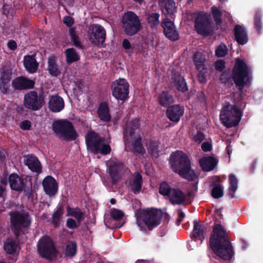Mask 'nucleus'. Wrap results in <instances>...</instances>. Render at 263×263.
Wrapping results in <instances>:
<instances>
[{
  "label": "nucleus",
  "mask_w": 263,
  "mask_h": 263,
  "mask_svg": "<svg viewBox=\"0 0 263 263\" xmlns=\"http://www.w3.org/2000/svg\"><path fill=\"white\" fill-rule=\"evenodd\" d=\"M12 86L14 90H23L34 88L35 81L24 76L15 78L12 81Z\"/></svg>",
  "instance_id": "19"
},
{
  "label": "nucleus",
  "mask_w": 263,
  "mask_h": 263,
  "mask_svg": "<svg viewBox=\"0 0 263 263\" xmlns=\"http://www.w3.org/2000/svg\"><path fill=\"white\" fill-rule=\"evenodd\" d=\"M159 193L168 198L173 204H181L185 200L184 193L180 189L172 188L166 182L160 183L159 187Z\"/></svg>",
  "instance_id": "11"
},
{
  "label": "nucleus",
  "mask_w": 263,
  "mask_h": 263,
  "mask_svg": "<svg viewBox=\"0 0 263 263\" xmlns=\"http://www.w3.org/2000/svg\"><path fill=\"white\" fill-rule=\"evenodd\" d=\"M193 62L197 70L206 68L205 59L202 53L197 51L194 54Z\"/></svg>",
  "instance_id": "37"
},
{
  "label": "nucleus",
  "mask_w": 263,
  "mask_h": 263,
  "mask_svg": "<svg viewBox=\"0 0 263 263\" xmlns=\"http://www.w3.org/2000/svg\"><path fill=\"white\" fill-rule=\"evenodd\" d=\"M6 160V156L3 151L0 149V162L3 163Z\"/></svg>",
  "instance_id": "64"
},
{
  "label": "nucleus",
  "mask_w": 263,
  "mask_h": 263,
  "mask_svg": "<svg viewBox=\"0 0 263 263\" xmlns=\"http://www.w3.org/2000/svg\"><path fill=\"white\" fill-rule=\"evenodd\" d=\"M24 163L33 172L40 174L42 172V165L37 157L33 154L28 155L24 159Z\"/></svg>",
  "instance_id": "24"
},
{
  "label": "nucleus",
  "mask_w": 263,
  "mask_h": 263,
  "mask_svg": "<svg viewBox=\"0 0 263 263\" xmlns=\"http://www.w3.org/2000/svg\"><path fill=\"white\" fill-rule=\"evenodd\" d=\"M47 70L52 77H57L61 74L59 67L57 63L55 56L49 57L47 62Z\"/></svg>",
  "instance_id": "32"
},
{
  "label": "nucleus",
  "mask_w": 263,
  "mask_h": 263,
  "mask_svg": "<svg viewBox=\"0 0 263 263\" xmlns=\"http://www.w3.org/2000/svg\"><path fill=\"white\" fill-rule=\"evenodd\" d=\"M142 184V177L139 172H137L136 173L134 178L128 181L127 187L131 192L137 195L141 192Z\"/></svg>",
  "instance_id": "25"
},
{
  "label": "nucleus",
  "mask_w": 263,
  "mask_h": 263,
  "mask_svg": "<svg viewBox=\"0 0 263 263\" xmlns=\"http://www.w3.org/2000/svg\"><path fill=\"white\" fill-rule=\"evenodd\" d=\"M218 160L212 156H207L201 158L199 165L204 171L210 172L213 170L217 165Z\"/></svg>",
  "instance_id": "26"
},
{
  "label": "nucleus",
  "mask_w": 263,
  "mask_h": 263,
  "mask_svg": "<svg viewBox=\"0 0 263 263\" xmlns=\"http://www.w3.org/2000/svg\"><path fill=\"white\" fill-rule=\"evenodd\" d=\"M165 37L172 41H176L179 39V34L173 22L169 18H165L161 23Z\"/></svg>",
  "instance_id": "17"
},
{
  "label": "nucleus",
  "mask_w": 263,
  "mask_h": 263,
  "mask_svg": "<svg viewBox=\"0 0 263 263\" xmlns=\"http://www.w3.org/2000/svg\"><path fill=\"white\" fill-rule=\"evenodd\" d=\"M227 47L223 43L220 44L215 50L216 55L219 58L224 57L227 54Z\"/></svg>",
  "instance_id": "48"
},
{
  "label": "nucleus",
  "mask_w": 263,
  "mask_h": 263,
  "mask_svg": "<svg viewBox=\"0 0 263 263\" xmlns=\"http://www.w3.org/2000/svg\"><path fill=\"white\" fill-rule=\"evenodd\" d=\"M191 238L195 240H199L202 242L205 238L204 226L200 222L194 221V227L192 233Z\"/></svg>",
  "instance_id": "33"
},
{
  "label": "nucleus",
  "mask_w": 263,
  "mask_h": 263,
  "mask_svg": "<svg viewBox=\"0 0 263 263\" xmlns=\"http://www.w3.org/2000/svg\"><path fill=\"white\" fill-rule=\"evenodd\" d=\"M23 103L26 108L37 111L44 105V97L42 95H39L36 91H30L24 95Z\"/></svg>",
  "instance_id": "16"
},
{
  "label": "nucleus",
  "mask_w": 263,
  "mask_h": 263,
  "mask_svg": "<svg viewBox=\"0 0 263 263\" xmlns=\"http://www.w3.org/2000/svg\"><path fill=\"white\" fill-rule=\"evenodd\" d=\"M37 251L39 256L48 260L57 258L59 251L53 240L48 235L43 236L37 243Z\"/></svg>",
  "instance_id": "6"
},
{
  "label": "nucleus",
  "mask_w": 263,
  "mask_h": 263,
  "mask_svg": "<svg viewBox=\"0 0 263 263\" xmlns=\"http://www.w3.org/2000/svg\"><path fill=\"white\" fill-rule=\"evenodd\" d=\"M7 47L11 50H15L17 48V43L16 41L13 40H10L7 43Z\"/></svg>",
  "instance_id": "59"
},
{
  "label": "nucleus",
  "mask_w": 263,
  "mask_h": 263,
  "mask_svg": "<svg viewBox=\"0 0 263 263\" xmlns=\"http://www.w3.org/2000/svg\"><path fill=\"white\" fill-rule=\"evenodd\" d=\"M29 184L27 183V177L20 176L17 173H13L8 176V182L10 189L16 192H24L28 198L32 195V182L29 179Z\"/></svg>",
  "instance_id": "8"
},
{
  "label": "nucleus",
  "mask_w": 263,
  "mask_h": 263,
  "mask_svg": "<svg viewBox=\"0 0 263 263\" xmlns=\"http://www.w3.org/2000/svg\"><path fill=\"white\" fill-rule=\"evenodd\" d=\"M110 216L115 220H120L124 216V213L118 209H113L110 212Z\"/></svg>",
  "instance_id": "50"
},
{
  "label": "nucleus",
  "mask_w": 263,
  "mask_h": 263,
  "mask_svg": "<svg viewBox=\"0 0 263 263\" xmlns=\"http://www.w3.org/2000/svg\"><path fill=\"white\" fill-rule=\"evenodd\" d=\"M97 114L101 121L109 122L111 120V116L109 114V109L108 104L106 102H101L97 109Z\"/></svg>",
  "instance_id": "31"
},
{
  "label": "nucleus",
  "mask_w": 263,
  "mask_h": 263,
  "mask_svg": "<svg viewBox=\"0 0 263 263\" xmlns=\"http://www.w3.org/2000/svg\"><path fill=\"white\" fill-rule=\"evenodd\" d=\"M209 245L213 252L224 260H231L234 254L228 234L221 224L214 225Z\"/></svg>",
  "instance_id": "2"
},
{
  "label": "nucleus",
  "mask_w": 263,
  "mask_h": 263,
  "mask_svg": "<svg viewBox=\"0 0 263 263\" xmlns=\"http://www.w3.org/2000/svg\"><path fill=\"white\" fill-rule=\"evenodd\" d=\"M194 28L197 34L205 37L212 35L215 28L210 17L202 12L197 14L194 21Z\"/></svg>",
  "instance_id": "10"
},
{
  "label": "nucleus",
  "mask_w": 263,
  "mask_h": 263,
  "mask_svg": "<svg viewBox=\"0 0 263 263\" xmlns=\"http://www.w3.org/2000/svg\"><path fill=\"white\" fill-rule=\"evenodd\" d=\"M184 114L183 107L179 105H174L169 107L166 111L167 117L171 121L178 122Z\"/></svg>",
  "instance_id": "20"
},
{
  "label": "nucleus",
  "mask_w": 263,
  "mask_h": 263,
  "mask_svg": "<svg viewBox=\"0 0 263 263\" xmlns=\"http://www.w3.org/2000/svg\"><path fill=\"white\" fill-rule=\"evenodd\" d=\"M77 250V246L76 242L72 241H69L65 248V255L72 258L76 254Z\"/></svg>",
  "instance_id": "43"
},
{
  "label": "nucleus",
  "mask_w": 263,
  "mask_h": 263,
  "mask_svg": "<svg viewBox=\"0 0 263 263\" xmlns=\"http://www.w3.org/2000/svg\"><path fill=\"white\" fill-rule=\"evenodd\" d=\"M178 218L177 219L176 224L179 226L185 217V214L181 209H179L178 211Z\"/></svg>",
  "instance_id": "58"
},
{
  "label": "nucleus",
  "mask_w": 263,
  "mask_h": 263,
  "mask_svg": "<svg viewBox=\"0 0 263 263\" xmlns=\"http://www.w3.org/2000/svg\"><path fill=\"white\" fill-rule=\"evenodd\" d=\"M159 145L157 142L152 141L149 142L148 149L152 153H156L158 151Z\"/></svg>",
  "instance_id": "57"
},
{
  "label": "nucleus",
  "mask_w": 263,
  "mask_h": 263,
  "mask_svg": "<svg viewBox=\"0 0 263 263\" xmlns=\"http://www.w3.org/2000/svg\"><path fill=\"white\" fill-rule=\"evenodd\" d=\"M65 106L63 99L58 95H52L50 97L48 107L53 112H59L62 111Z\"/></svg>",
  "instance_id": "22"
},
{
  "label": "nucleus",
  "mask_w": 263,
  "mask_h": 263,
  "mask_svg": "<svg viewBox=\"0 0 263 263\" xmlns=\"http://www.w3.org/2000/svg\"><path fill=\"white\" fill-rule=\"evenodd\" d=\"M169 163L172 171L182 178L189 181H194L198 178L195 170L192 168L189 157L182 151L173 152L170 157Z\"/></svg>",
  "instance_id": "3"
},
{
  "label": "nucleus",
  "mask_w": 263,
  "mask_h": 263,
  "mask_svg": "<svg viewBox=\"0 0 263 263\" xmlns=\"http://www.w3.org/2000/svg\"><path fill=\"white\" fill-rule=\"evenodd\" d=\"M254 24L255 27L258 33L261 32L262 25H261V14L259 10H257L255 12Z\"/></svg>",
  "instance_id": "45"
},
{
  "label": "nucleus",
  "mask_w": 263,
  "mask_h": 263,
  "mask_svg": "<svg viewBox=\"0 0 263 263\" xmlns=\"http://www.w3.org/2000/svg\"><path fill=\"white\" fill-rule=\"evenodd\" d=\"M10 216L11 230L15 236L18 238L23 233L22 229L28 228L31 221L28 215L18 212L10 213Z\"/></svg>",
  "instance_id": "12"
},
{
  "label": "nucleus",
  "mask_w": 263,
  "mask_h": 263,
  "mask_svg": "<svg viewBox=\"0 0 263 263\" xmlns=\"http://www.w3.org/2000/svg\"><path fill=\"white\" fill-rule=\"evenodd\" d=\"M213 187L212 189L211 194L214 198L218 199L223 196V187L220 184H216L213 182Z\"/></svg>",
  "instance_id": "44"
},
{
  "label": "nucleus",
  "mask_w": 263,
  "mask_h": 263,
  "mask_svg": "<svg viewBox=\"0 0 263 263\" xmlns=\"http://www.w3.org/2000/svg\"><path fill=\"white\" fill-rule=\"evenodd\" d=\"M63 23L68 27H71L74 21L72 17L69 16H66L63 18Z\"/></svg>",
  "instance_id": "56"
},
{
  "label": "nucleus",
  "mask_w": 263,
  "mask_h": 263,
  "mask_svg": "<svg viewBox=\"0 0 263 263\" xmlns=\"http://www.w3.org/2000/svg\"><path fill=\"white\" fill-rule=\"evenodd\" d=\"M201 148L203 151L208 152L211 151L212 146L210 143L208 142H204L201 144Z\"/></svg>",
  "instance_id": "60"
},
{
  "label": "nucleus",
  "mask_w": 263,
  "mask_h": 263,
  "mask_svg": "<svg viewBox=\"0 0 263 263\" xmlns=\"http://www.w3.org/2000/svg\"><path fill=\"white\" fill-rule=\"evenodd\" d=\"M31 126V123L29 120H26L22 121L20 124V128L23 130H29Z\"/></svg>",
  "instance_id": "55"
},
{
  "label": "nucleus",
  "mask_w": 263,
  "mask_h": 263,
  "mask_svg": "<svg viewBox=\"0 0 263 263\" xmlns=\"http://www.w3.org/2000/svg\"><path fill=\"white\" fill-rule=\"evenodd\" d=\"M162 1L159 5L161 7L162 13L166 18H172L175 10V3L174 0H159Z\"/></svg>",
  "instance_id": "27"
},
{
  "label": "nucleus",
  "mask_w": 263,
  "mask_h": 263,
  "mask_svg": "<svg viewBox=\"0 0 263 263\" xmlns=\"http://www.w3.org/2000/svg\"><path fill=\"white\" fill-rule=\"evenodd\" d=\"M140 125V120L137 118L127 122L124 127V137L134 136L136 130L139 128Z\"/></svg>",
  "instance_id": "28"
},
{
  "label": "nucleus",
  "mask_w": 263,
  "mask_h": 263,
  "mask_svg": "<svg viewBox=\"0 0 263 263\" xmlns=\"http://www.w3.org/2000/svg\"><path fill=\"white\" fill-rule=\"evenodd\" d=\"M11 70L8 68H3L0 72V80L10 82L12 79Z\"/></svg>",
  "instance_id": "47"
},
{
  "label": "nucleus",
  "mask_w": 263,
  "mask_h": 263,
  "mask_svg": "<svg viewBox=\"0 0 263 263\" xmlns=\"http://www.w3.org/2000/svg\"><path fill=\"white\" fill-rule=\"evenodd\" d=\"M172 79L175 87L179 91L185 92L187 91V83L178 72L173 74Z\"/></svg>",
  "instance_id": "29"
},
{
  "label": "nucleus",
  "mask_w": 263,
  "mask_h": 263,
  "mask_svg": "<svg viewBox=\"0 0 263 263\" xmlns=\"http://www.w3.org/2000/svg\"><path fill=\"white\" fill-rule=\"evenodd\" d=\"M121 23L124 33L128 36L136 34L142 28L139 17L133 11L125 12L122 17Z\"/></svg>",
  "instance_id": "7"
},
{
  "label": "nucleus",
  "mask_w": 263,
  "mask_h": 263,
  "mask_svg": "<svg viewBox=\"0 0 263 263\" xmlns=\"http://www.w3.org/2000/svg\"><path fill=\"white\" fill-rule=\"evenodd\" d=\"M229 180L230 185L228 188V195L231 198H233L238 188V180L235 176L232 174L229 175Z\"/></svg>",
  "instance_id": "38"
},
{
  "label": "nucleus",
  "mask_w": 263,
  "mask_h": 263,
  "mask_svg": "<svg viewBox=\"0 0 263 263\" xmlns=\"http://www.w3.org/2000/svg\"><path fill=\"white\" fill-rule=\"evenodd\" d=\"M199 71L197 78L199 83H205L206 82V73L208 72L207 68H203L200 69V70H198Z\"/></svg>",
  "instance_id": "49"
},
{
  "label": "nucleus",
  "mask_w": 263,
  "mask_h": 263,
  "mask_svg": "<svg viewBox=\"0 0 263 263\" xmlns=\"http://www.w3.org/2000/svg\"><path fill=\"white\" fill-rule=\"evenodd\" d=\"M66 227L70 229H74L79 227L75 220L72 218H68L66 222Z\"/></svg>",
  "instance_id": "53"
},
{
  "label": "nucleus",
  "mask_w": 263,
  "mask_h": 263,
  "mask_svg": "<svg viewBox=\"0 0 263 263\" xmlns=\"http://www.w3.org/2000/svg\"><path fill=\"white\" fill-rule=\"evenodd\" d=\"M122 47L126 50L130 49L132 47L131 44L127 39L123 40L122 42Z\"/></svg>",
  "instance_id": "62"
},
{
  "label": "nucleus",
  "mask_w": 263,
  "mask_h": 263,
  "mask_svg": "<svg viewBox=\"0 0 263 263\" xmlns=\"http://www.w3.org/2000/svg\"><path fill=\"white\" fill-rule=\"evenodd\" d=\"M205 139L204 134L201 131H198L196 135L193 137L194 141L198 143H200Z\"/></svg>",
  "instance_id": "52"
},
{
  "label": "nucleus",
  "mask_w": 263,
  "mask_h": 263,
  "mask_svg": "<svg viewBox=\"0 0 263 263\" xmlns=\"http://www.w3.org/2000/svg\"><path fill=\"white\" fill-rule=\"evenodd\" d=\"M10 88V82L0 80V90L3 94H7Z\"/></svg>",
  "instance_id": "51"
},
{
  "label": "nucleus",
  "mask_w": 263,
  "mask_h": 263,
  "mask_svg": "<svg viewBox=\"0 0 263 263\" xmlns=\"http://www.w3.org/2000/svg\"><path fill=\"white\" fill-rule=\"evenodd\" d=\"M225 62L222 60H219L215 63V67L216 70L222 71L226 67Z\"/></svg>",
  "instance_id": "54"
},
{
  "label": "nucleus",
  "mask_w": 263,
  "mask_h": 263,
  "mask_svg": "<svg viewBox=\"0 0 263 263\" xmlns=\"http://www.w3.org/2000/svg\"><path fill=\"white\" fill-rule=\"evenodd\" d=\"M235 41L238 44L243 45L248 42V36L245 27L240 25H236L234 28Z\"/></svg>",
  "instance_id": "23"
},
{
  "label": "nucleus",
  "mask_w": 263,
  "mask_h": 263,
  "mask_svg": "<svg viewBox=\"0 0 263 263\" xmlns=\"http://www.w3.org/2000/svg\"><path fill=\"white\" fill-rule=\"evenodd\" d=\"M87 33L88 38L92 44L98 47H103L106 34L103 26L98 24H91Z\"/></svg>",
  "instance_id": "13"
},
{
  "label": "nucleus",
  "mask_w": 263,
  "mask_h": 263,
  "mask_svg": "<svg viewBox=\"0 0 263 263\" xmlns=\"http://www.w3.org/2000/svg\"><path fill=\"white\" fill-rule=\"evenodd\" d=\"M52 129L56 134L66 141L75 140L78 137L72 123L67 120L54 121L52 124Z\"/></svg>",
  "instance_id": "9"
},
{
  "label": "nucleus",
  "mask_w": 263,
  "mask_h": 263,
  "mask_svg": "<svg viewBox=\"0 0 263 263\" xmlns=\"http://www.w3.org/2000/svg\"><path fill=\"white\" fill-rule=\"evenodd\" d=\"M64 214V208L62 206H60L52 215L51 223L55 227L59 226L61 219Z\"/></svg>",
  "instance_id": "39"
},
{
  "label": "nucleus",
  "mask_w": 263,
  "mask_h": 263,
  "mask_svg": "<svg viewBox=\"0 0 263 263\" xmlns=\"http://www.w3.org/2000/svg\"><path fill=\"white\" fill-rule=\"evenodd\" d=\"M65 54L66 56V61L68 65H70L72 63L79 61L80 59L78 53L73 48H69L66 49Z\"/></svg>",
  "instance_id": "36"
},
{
  "label": "nucleus",
  "mask_w": 263,
  "mask_h": 263,
  "mask_svg": "<svg viewBox=\"0 0 263 263\" xmlns=\"http://www.w3.org/2000/svg\"><path fill=\"white\" fill-rule=\"evenodd\" d=\"M158 102L161 106L168 108L174 102L173 97L169 91H163L159 95Z\"/></svg>",
  "instance_id": "34"
},
{
  "label": "nucleus",
  "mask_w": 263,
  "mask_h": 263,
  "mask_svg": "<svg viewBox=\"0 0 263 263\" xmlns=\"http://www.w3.org/2000/svg\"><path fill=\"white\" fill-rule=\"evenodd\" d=\"M129 149L135 155H143L145 153V148L142 143V138L140 136H138L132 141Z\"/></svg>",
  "instance_id": "30"
},
{
  "label": "nucleus",
  "mask_w": 263,
  "mask_h": 263,
  "mask_svg": "<svg viewBox=\"0 0 263 263\" xmlns=\"http://www.w3.org/2000/svg\"><path fill=\"white\" fill-rule=\"evenodd\" d=\"M232 78L239 93V100L234 101L233 105L226 102L220 112V120L227 128L236 126L239 123L242 116L241 104V95L245 86L250 85L251 81V68L243 60L237 59L232 70Z\"/></svg>",
  "instance_id": "1"
},
{
  "label": "nucleus",
  "mask_w": 263,
  "mask_h": 263,
  "mask_svg": "<svg viewBox=\"0 0 263 263\" xmlns=\"http://www.w3.org/2000/svg\"><path fill=\"white\" fill-rule=\"evenodd\" d=\"M9 9H10V7L8 5H4L3 8V13L5 15H7L9 13Z\"/></svg>",
  "instance_id": "63"
},
{
  "label": "nucleus",
  "mask_w": 263,
  "mask_h": 263,
  "mask_svg": "<svg viewBox=\"0 0 263 263\" xmlns=\"http://www.w3.org/2000/svg\"><path fill=\"white\" fill-rule=\"evenodd\" d=\"M66 210L67 216L74 217L79 223L84 220V213L79 208H72L68 205Z\"/></svg>",
  "instance_id": "35"
},
{
  "label": "nucleus",
  "mask_w": 263,
  "mask_h": 263,
  "mask_svg": "<svg viewBox=\"0 0 263 263\" xmlns=\"http://www.w3.org/2000/svg\"><path fill=\"white\" fill-rule=\"evenodd\" d=\"M42 185L44 192L49 197H53L57 194L59 184L52 176L49 175L45 177L42 181Z\"/></svg>",
  "instance_id": "18"
},
{
  "label": "nucleus",
  "mask_w": 263,
  "mask_h": 263,
  "mask_svg": "<svg viewBox=\"0 0 263 263\" xmlns=\"http://www.w3.org/2000/svg\"><path fill=\"white\" fill-rule=\"evenodd\" d=\"M161 211L156 209H146L137 218V223L141 231L146 232V228L151 231L161 223Z\"/></svg>",
  "instance_id": "5"
},
{
  "label": "nucleus",
  "mask_w": 263,
  "mask_h": 263,
  "mask_svg": "<svg viewBox=\"0 0 263 263\" xmlns=\"http://www.w3.org/2000/svg\"><path fill=\"white\" fill-rule=\"evenodd\" d=\"M105 138L93 130H89L85 136V142L88 150L93 154L107 155L111 152L109 144L105 143Z\"/></svg>",
  "instance_id": "4"
},
{
  "label": "nucleus",
  "mask_w": 263,
  "mask_h": 263,
  "mask_svg": "<svg viewBox=\"0 0 263 263\" xmlns=\"http://www.w3.org/2000/svg\"><path fill=\"white\" fill-rule=\"evenodd\" d=\"M125 169L124 163L118 160H112L109 162L107 172L112 185H116L121 181Z\"/></svg>",
  "instance_id": "15"
},
{
  "label": "nucleus",
  "mask_w": 263,
  "mask_h": 263,
  "mask_svg": "<svg viewBox=\"0 0 263 263\" xmlns=\"http://www.w3.org/2000/svg\"><path fill=\"white\" fill-rule=\"evenodd\" d=\"M160 14L158 13H151L147 15V22L151 28H156L160 23Z\"/></svg>",
  "instance_id": "41"
},
{
  "label": "nucleus",
  "mask_w": 263,
  "mask_h": 263,
  "mask_svg": "<svg viewBox=\"0 0 263 263\" xmlns=\"http://www.w3.org/2000/svg\"><path fill=\"white\" fill-rule=\"evenodd\" d=\"M68 33L73 46L79 49H83L84 47L80 41L79 37L77 34L75 29L73 27L70 28L68 30Z\"/></svg>",
  "instance_id": "40"
},
{
  "label": "nucleus",
  "mask_w": 263,
  "mask_h": 263,
  "mask_svg": "<svg viewBox=\"0 0 263 263\" xmlns=\"http://www.w3.org/2000/svg\"><path fill=\"white\" fill-rule=\"evenodd\" d=\"M17 244L12 239H8L4 244V249L7 254H14L16 250Z\"/></svg>",
  "instance_id": "42"
},
{
  "label": "nucleus",
  "mask_w": 263,
  "mask_h": 263,
  "mask_svg": "<svg viewBox=\"0 0 263 263\" xmlns=\"http://www.w3.org/2000/svg\"><path fill=\"white\" fill-rule=\"evenodd\" d=\"M212 14L214 21L217 26L220 25L222 23V13L215 6L212 7Z\"/></svg>",
  "instance_id": "46"
},
{
  "label": "nucleus",
  "mask_w": 263,
  "mask_h": 263,
  "mask_svg": "<svg viewBox=\"0 0 263 263\" xmlns=\"http://www.w3.org/2000/svg\"><path fill=\"white\" fill-rule=\"evenodd\" d=\"M36 55L34 53L32 55H25L23 58L24 67L30 73H35L38 69L39 64L36 60Z\"/></svg>",
  "instance_id": "21"
},
{
  "label": "nucleus",
  "mask_w": 263,
  "mask_h": 263,
  "mask_svg": "<svg viewBox=\"0 0 263 263\" xmlns=\"http://www.w3.org/2000/svg\"><path fill=\"white\" fill-rule=\"evenodd\" d=\"M197 99L201 103L206 102V97L203 91H199L197 94Z\"/></svg>",
  "instance_id": "61"
},
{
  "label": "nucleus",
  "mask_w": 263,
  "mask_h": 263,
  "mask_svg": "<svg viewBox=\"0 0 263 263\" xmlns=\"http://www.w3.org/2000/svg\"><path fill=\"white\" fill-rule=\"evenodd\" d=\"M129 85L125 79H119L113 81L111 84V93L118 101L122 102L129 98Z\"/></svg>",
  "instance_id": "14"
}]
</instances>
